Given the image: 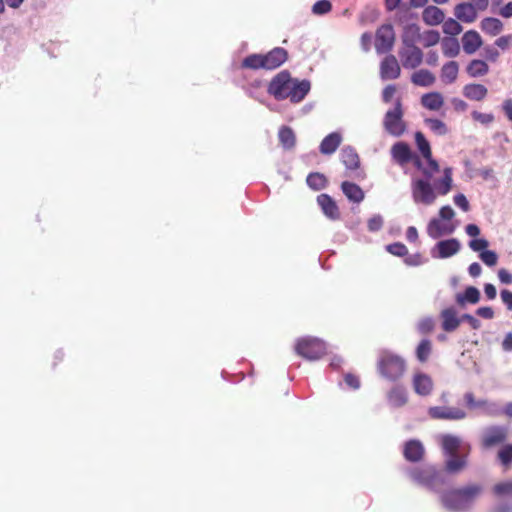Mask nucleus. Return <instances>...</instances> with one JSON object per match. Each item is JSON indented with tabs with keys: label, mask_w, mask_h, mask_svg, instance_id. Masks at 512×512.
Returning a JSON list of instances; mask_svg holds the SVG:
<instances>
[{
	"label": "nucleus",
	"mask_w": 512,
	"mask_h": 512,
	"mask_svg": "<svg viewBox=\"0 0 512 512\" xmlns=\"http://www.w3.org/2000/svg\"><path fill=\"white\" fill-rule=\"evenodd\" d=\"M430 179H413L411 183L412 197L415 203L431 205L435 202L437 194L446 195L452 189V169L445 168L444 175L434 183V188L430 184Z\"/></svg>",
	"instance_id": "7ed1b4c3"
},
{
	"label": "nucleus",
	"mask_w": 512,
	"mask_h": 512,
	"mask_svg": "<svg viewBox=\"0 0 512 512\" xmlns=\"http://www.w3.org/2000/svg\"><path fill=\"white\" fill-rule=\"evenodd\" d=\"M395 43V32L391 24L380 26L375 35V49L377 53L384 54L392 50Z\"/></svg>",
	"instance_id": "9d476101"
},
{
	"label": "nucleus",
	"mask_w": 512,
	"mask_h": 512,
	"mask_svg": "<svg viewBox=\"0 0 512 512\" xmlns=\"http://www.w3.org/2000/svg\"><path fill=\"white\" fill-rule=\"evenodd\" d=\"M403 46L416 45L421 39L420 27L417 24H407L402 33Z\"/></svg>",
	"instance_id": "c756f323"
},
{
	"label": "nucleus",
	"mask_w": 512,
	"mask_h": 512,
	"mask_svg": "<svg viewBox=\"0 0 512 512\" xmlns=\"http://www.w3.org/2000/svg\"><path fill=\"white\" fill-rule=\"evenodd\" d=\"M483 486L469 484L461 488L451 489L441 496V502L445 508L452 511L468 509L482 494Z\"/></svg>",
	"instance_id": "20e7f679"
},
{
	"label": "nucleus",
	"mask_w": 512,
	"mask_h": 512,
	"mask_svg": "<svg viewBox=\"0 0 512 512\" xmlns=\"http://www.w3.org/2000/svg\"><path fill=\"white\" fill-rule=\"evenodd\" d=\"M479 299V290L476 287L470 286L465 289L464 294L457 296V303L460 305H463L465 302L475 304Z\"/></svg>",
	"instance_id": "79ce46f5"
},
{
	"label": "nucleus",
	"mask_w": 512,
	"mask_h": 512,
	"mask_svg": "<svg viewBox=\"0 0 512 512\" xmlns=\"http://www.w3.org/2000/svg\"><path fill=\"white\" fill-rule=\"evenodd\" d=\"M397 93V86L395 84H389L384 87L382 91V100L384 103H390Z\"/></svg>",
	"instance_id": "4d7b16f0"
},
{
	"label": "nucleus",
	"mask_w": 512,
	"mask_h": 512,
	"mask_svg": "<svg viewBox=\"0 0 512 512\" xmlns=\"http://www.w3.org/2000/svg\"><path fill=\"white\" fill-rule=\"evenodd\" d=\"M344 380H345V383H346L349 387H351V388H353V389H358V388L360 387V380H359V378H358L356 375H354V374H350V373H349V374H346V376H345Z\"/></svg>",
	"instance_id": "0e129e2a"
},
{
	"label": "nucleus",
	"mask_w": 512,
	"mask_h": 512,
	"mask_svg": "<svg viewBox=\"0 0 512 512\" xmlns=\"http://www.w3.org/2000/svg\"><path fill=\"white\" fill-rule=\"evenodd\" d=\"M462 47L466 54H474L483 44L480 34L475 30H468L462 36Z\"/></svg>",
	"instance_id": "aec40b11"
},
{
	"label": "nucleus",
	"mask_w": 512,
	"mask_h": 512,
	"mask_svg": "<svg viewBox=\"0 0 512 512\" xmlns=\"http://www.w3.org/2000/svg\"><path fill=\"white\" fill-rule=\"evenodd\" d=\"M471 115L475 121H477L481 124H484V125H488L494 121V116L490 113H482V112H478V111H473Z\"/></svg>",
	"instance_id": "6e6d98bb"
},
{
	"label": "nucleus",
	"mask_w": 512,
	"mask_h": 512,
	"mask_svg": "<svg viewBox=\"0 0 512 512\" xmlns=\"http://www.w3.org/2000/svg\"><path fill=\"white\" fill-rule=\"evenodd\" d=\"M265 69L273 70L280 67L287 59L288 52L281 47H276L266 54H263Z\"/></svg>",
	"instance_id": "2eb2a0df"
},
{
	"label": "nucleus",
	"mask_w": 512,
	"mask_h": 512,
	"mask_svg": "<svg viewBox=\"0 0 512 512\" xmlns=\"http://www.w3.org/2000/svg\"><path fill=\"white\" fill-rule=\"evenodd\" d=\"M484 56L488 61L496 62L500 56V53L496 48L492 46H486L484 48Z\"/></svg>",
	"instance_id": "680f3d73"
},
{
	"label": "nucleus",
	"mask_w": 512,
	"mask_h": 512,
	"mask_svg": "<svg viewBox=\"0 0 512 512\" xmlns=\"http://www.w3.org/2000/svg\"><path fill=\"white\" fill-rule=\"evenodd\" d=\"M278 137L284 149H292L296 144V136L292 128L283 126L278 132Z\"/></svg>",
	"instance_id": "e433bc0d"
},
{
	"label": "nucleus",
	"mask_w": 512,
	"mask_h": 512,
	"mask_svg": "<svg viewBox=\"0 0 512 512\" xmlns=\"http://www.w3.org/2000/svg\"><path fill=\"white\" fill-rule=\"evenodd\" d=\"M454 203L465 212H467L470 208L469 202L464 194L455 195Z\"/></svg>",
	"instance_id": "e2e57ef3"
},
{
	"label": "nucleus",
	"mask_w": 512,
	"mask_h": 512,
	"mask_svg": "<svg viewBox=\"0 0 512 512\" xmlns=\"http://www.w3.org/2000/svg\"><path fill=\"white\" fill-rule=\"evenodd\" d=\"M306 182L307 185L315 191L324 189L328 184L327 178L319 172L310 173L307 176Z\"/></svg>",
	"instance_id": "58836bf2"
},
{
	"label": "nucleus",
	"mask_w": 512,
	"mask_h": 512,
	"mask_svg": "<svg viewBox=\"0 0 512 512\" xmlns=\"http://www.w3.org/2000/svg\"><path fill=\"white\" fill-rule=\"evenodd\" d=\"M341 142V134L338 132H332L321 141L319 150L324 155H331L338 149Z\"/></svg>",
	"instance_id": "393cba45"
},
{
	"label": "nucleus",
	"mask_w": 512,
	"mask_h": 512,
	"mask_svg": "<svg viewBox=\"0 0 512 512\" xmlns=\"http://www.w3.org/2000/svg\"><path fill=\"white\" fill-rule=\"evenodd\" d=\"M415 142L418 147V150L424 157L427 162H430V166L432 170H440V166L436 160L432 157V151L429 142L425 138L422 132L415 133Z\"/></svg>",
	"instance_id": "6ab92c4d"
},
{
	"label": "nucleus",
	"mask_w": 512,
	"mask_h": 512,
	"mask_svg": "<svg viewBox=\"0 0 512 512\" xmlns=\"http://www.w3.org/2000/svg\"><path fill=\"white\" fill-rule=\"evenodd\" d=\"M428 127L437 135H445L448 132L446 124L439 119H426Z\"/></svg>",
	"instance_id": "8fccbe9b"
},
{
	"label": "nucleus",
	"mask_w": 512,
	"mask_h": 512,
	"mask_svg": "<svg viewBox=\"0 0 512 512\" xmlns=\"http://www.w3.org/2000/svg\"><path fill=\"white\" fill-rule=\"evenodd\" d=\"M317 203L328 218L336 220L340 217L336 202L328 194H320L317 197Z\"/></svg>",
	"instance_id": "412c9836"
},
{
	"label": "nucleus",
	"mask_w": 512,
	"mask_h": 512,
	"mask_svg": "<svg viewBox=\"0 0 512 512\" xmlns=\"http://www.w3.org/2000/svg\"><path fill=\"white\" fill-rule=\"evenodd\" d=\"M497 459L499 463L506 470L512 466V444L503 445L497 452Z\"/></svg>",
	"instance_id": "ea45409f"
},
{
	"label": "nucleus",
	"mask_w": 512,
	"mask_h": 512,
	"mask_svg": "<svg viewBox=\"0 0 512 512\" xmlns=\"http://www.w3.org/2000/svg\"><path fill=\"white\" fill-rule=\"evenodd\" d=\"M377 369L382 377L389 381H396L404 375L406 362L397 354L383 352L378 359Z\"/></svg>",
	"instance_id": "39448f33"
},
{
	"label": "nucleus",
	"mask_w": 512,
	"mask_h": 512,
	"mask_svg": "<svg viewBox=\"0 0 512 512\" xmlns=\"http://www.w3.org/2000/svg\"><path fill=\"white\" fill-rule=\"evenodd\" d=\"M392 159L400 166H404L413 159V152L405 142H397L391 147Z\"/></svg>",
	"instance_id": "dca6fc26"
},
{
	"label": "nucleus",
	"mask_w": 512,
	"mask_h": 512,
	"mask_svg": "<svg viewBox=\"0 0 512 512\" xmlns=\"http://www.w3.org/2000/svg\"><path fill=\"white\" fill-rule=\"evenodd\" d=\"M399 56L403 67L407 69H415L420 66L423 61V52L416 45L403 46V48L399 50Z\"/></svg>",
	"instance_id": "9b49d317"
},
{
	"label": "nucleus",
	"mask_w": 512,
	"mask_h": 512,
	"mask_svg": "<svg viewBox=\"0 0 512 512\" xmlns=\"http://www.w3.org/2000/svg\"><path fill=\"white\" fill-rule=\"evenodd\" d=\"M386 250L390 254H392L394 256H398V257H403L408 254L407 247L401 242H395V243L387 245Z\"/></svg>",
	"instance_id": "3c124183"
},
{
	"label": "nucleus",
	"mask_w": 512,
	"mask_h": 512,
	"mask_svg": "<svg viewBox=\"0 0 512 512\" xmlns=\"http://www.w3.org/2000/svg\"><path fill=\"white\" fill-rule=\"evenodd\" d=\"M502 110L507 117V119L512 122V99L504 100L502 104Z\"/></svg>",
	"instance_id": "338daca9"
},
{
	"label": "nucleus",
	"mask_w": 512,
	"mask_h": 512,
	"mask_svg": "<svg viewBox=\"0 0 512 512\" xmlns=\"http://www.w3.org/2000/svg\"><path fill=\"white\" fill-rule=\"evenodd\" d=\"M489 246V242L486 239H473L469 242V247L476 252L485 251Z\"/></svg>",
	"instance_id": "13d9d810"
},
{
	"label": "nucleus",
	"mask_w": 512,
	"mask_h": 512,
	"mask_svg": "<svg viewBox=\"0 0 512 512\" xmlns=\"http://www.w3.org/2000/svg\"><path fill=\"white\" fill-rule=\"evenodd\" d=\"M454 227L452 225L443 224L441 219L432 218L427 225V234L433 238L438 239L443 235L453 233Z\"/></svg>",
	"instance_id": "4be33fe9"
},
{
	"label": "nucleus",
	"mask_w": 512,
	"mask_h": 512,
	"mask_svg": "<svg viewBox=\"0 0 512 512\" xmlns=\"http://www.w3.org/2000/svg\"><path fill=\"white\" fill-rule=\"evenodd\" d=\"M466 72L470 77H482L489 72V66L484 60L473 59L466 67Z\"/></svg>",
	"instance_id": "c9c22d12"
},
{
	"label": "nucleus",
	"mask_w": 512,
	"mask_h": 512,
	"mask_svg": "<svg viewBox=\"0 0 512 512\" xmlns=\"http://www.w3.org/2000/svg\"><path fill=\"white\" fill-rule=\"evenodd\" d=\"M409 477L417 484L429 489H435L437 485L443 483V479L432 465L415 467L409 471Z\"/></svg>",
	"instance_id": "6e6552de"
},
{
	"label": "nucleus",
	"mask_w": 512,
	"mask_h": 512,
	"mask_svg": "<svg viewBox=\"0 0 512 512\" xmlns=\"http://www.w3.org/2000/svg\"><path fill=\"white\" fill-rule=\"evenodd\" d=\"M295 352L307 360H318L326 354V344L318 338L303 337L297 340Z\"/></svg>",
	"instance_id": "0eeeda50"
},
{
	"label": "nucleus",
	"mask_w": 512,
	"mask_h": 512,
	"mask_svg": "<svg viewBox=\"0 0 512 512\" xmlns=\"http://www.w3.org/2000/svg\"><path fill=\"white\" fill-rule=\"evenodd\" d=\"M421 104L429 110L438 111L442 108L444 99L439 92H430L422 96Z\"/></svg>",
	"instance_id": "72a5a7b5"
},
{
	"label": "nucleus",
	"mask_w": 512,
	"mask_h": 512,
	"mask_svg": "<svg viewBox=\"0 0 512 512\" xmlns=\"http://www.w3.org/2000/svg\"><path fill=\"white\" fill-rule=\"evenodd\" d=\"M442 52L446 57H456L460 52L459 42L454 37H446L441 42Z\"/></svg>",
	"instance_id": "4c0bfd02"
},
{
	"label": "nucleus",
	"mask_w": 512,
	"mask_h": 512,
	"mask_svg": "<svg viewBox=\"0 0 512 512\" xmlns=\"http://www.w3.org/2000/svg\"><path fill=\"white\" fill-rule=\"evenodd\" d=\"M462 93L469 100L482 101L487 97L488 89L483 84L469 83L463 87Z\"/></svg>",
	"instance_id": "b1692460"
},
{
	"label": "nucleus",
	"mask_w": 512,
	"mask_h": 512,
	"mask_svg": "<svg viewBox=\"0 0 512 512\" xmlns=\"http://www.w3.org/2000/svg\"><path fill=\"white\" fill-rule=\"evenodd\" d=\"M442 328L446 332L455 331L460 325V319L457 317V312L454 308H446L441 311Z\"/></svg>",
	"instance_id": "a878e982"
},
{
	"label": "nucleus",
	"mask_w": 512,
	"mask_h": 512,
	"mask_svg": "<svg viewBox=\"0 0 512 512\" xmlns=\"http://www.w3.org/2000/svg\"><path fill=\"white\" fill-rule=\"evenodd\" d=\"M464 400H465L466 406L470 410L484 409L488 406V402L486 400H476L475 396L472 392L466 393L464 395Z\"/></svg>",
	"instance_id": "49530a36"
},
{
	"label": "nucleus",
	"mask_w": 512,
	"mask_h": 512,
	"mask_svg": "<svg viewBox=\"0 0 512 512\" xmlns=\"http://www.w3.org/2000/svg\"><path fill=\"white\" fill-rule=\"evenodd\" d=\"M367 225H368L369 231L376 232L382 228L383 219L380 215H375L368 220Z\"/></svg>",
	"instance_id": "bf43d9fd"
},
{
	"label": "nucleus",
	"mask_w": 512,
	"mask_h": 512,
	"mask_svg": "<svg viewBox=\"0 0 512 512\" xmlns=\"http://www.w3.org/2000/svg\"><path fill=\"white\" fill-rule=\"evenodd\" d=\"M428 414L432 419L442 420H461L466 417V413L462 409L445 406L430 407Z\"/></svg>",
	"instance_id": "ddd939ff"
},
{
	"label": "nucleus",
	"mask_w": 512,
	"mask_h": 512,
	"mask_svg": "<svg viewBox=\"0 0 512 512\" xmlns=\"http://www.w3.org/2000/svg\"><path fill=\"white\" fill-rule=\"evenodd\" d=\"M331 9L332 5L329 0H319L312 6V12L316 15L327 14Z\"/></svg>",
	"instance_id": "603ef678"
},
{
	"label": "nucleus",
	"mask_w": 512,
	"mask_h": 512,
	"mask_svg": "<svg viewBox=\"0 0 512 512\" xmlns=\"http://www.w3.org/2000/svg\"><path fill=\"white\" fill-rule=\"evenodd\" d=\"M242 67L248 69H265L263 54H251L244 58Z\"/></svg>",
	"instance_id": "a19ab883"
},
{
	"label": "nucleus",
	"mask_w": 512,
	"mask_h": 512,
	"mask_svg": "<svg viewBox=\"0 0 512 512\" xmlns=\"http://www.w3.org/2000/svg\"><path fill=\"white\" fill-rule=\"evenodd\" d=\"M443 32L447 35H451V36H456L458 34L461 33L462 31V26L460 25V23L453 19V18H449L448 20L446 21H443Z\"/></svg>",
	"instance_id": "de8ad7c7"
},
{
	"label": "nucleus",
	"mask_w": 512,
	"mask_h": 512,
	"mask_svg": "<svg viewBox=\"0 0 512 512\" xmlns=\"http://www.w3.org/2000/svg\"><path fill=\"white\" fill-rule=\"evenodd\" d=\"M460 242L456 238L439 241L432 250L434 258L445 259L457 254L460 250Z\"/></svg>",
	"instance_id": "4468645a"
},
{
	"label": "nucleus",
	"mask_w": 512,
	"mask_h": 512,
	"mask_svg": "<svg viewBox=\"0 0 512 512\" xmlns=\"http://www.w3.org/2000/svg\"><path fill=\"white\" fill-rule=\"evenodd\" d=\"M404 458L409 462H420L425 455V448L419 440H409L404 444Z\"/></svg>",
	"instance_id": "f3484780"
},
{
	"label": "nucleus",
	"mask_w": 512,
	"mask_h": 512,
	"mask_svg": "<svg viewBox=\"0 0 512 512\" xmlns=\"http://www.w3.org/2000/svg\"><path fill=\"white\" fill-rule=\"evenodd\" d=\"M479 257L487 266L492 267L497 264L498 256L494 251H491V250L482 251L480 253Z\"/></svg>",
	"instance_id": "5fc2aeb1"
},
{
	"label": "nucleus",
	"mask_w": 512,
	"mask_h": 512,
	"mask_svg": "<svg viewBox=\"0 0 512 512\" xmlns=\"http://www.w3.org/2000/svg\"><path fill=\"white\" fill-rule=\"evenodd\" d=\"M509 431L504 426H490L487 427L481 435V446L484 449L505 443L508 438Z\"/></svg>",
	"instance_id": "1a4fd4ad"
},
{
	"label": "nucleus",
	"mask_w": 512,
	"mask_h": 512,
	"mask_svg": "<svg viewBox=\"0 0 512 512\" xmlns=\"http://www.w3.org/2000/svg\"><path fill=\"white\" fill-rule=\"evenodd\" d=\"M454 15L461 22L473 23L478 17V11L472 3L462 2L455 6Z\"/></svg>",
	"instance_id": "a211bd4d"
},
{
	"label": "nucleus",
	"mask_w": 512,
	"mask_h": 512,
	"mask_svg": "<svg viewBox=\"0 0 512 512\" xmlns=\"http://www.w3.org/2000/svg\"><path fill=\"white\" fill-rule=\"evenodd\" d=\"M411 162H413L415 167L418 168L427 179H431L435 173L439 172V170L431 169L430 162H427V165L424 166L419 156L414 153Z\"/></svg>",
	"instance_id": "a18cd8bd"
},
{
	"label": "nucleus",
	"mask_w": 512,
	"mask_h": 512,
	"mask_svg": "<svg viewBox=\"0 0 512 512\" xmlns=\"http://www.w3.org/2000/svg\"><path fill=\"white\" fill-rule=\"evenodd\" d=\"M501 299L509 310H512V292L509 290L501 291Z\"/></svg>",
	"instance_id": "774afa93"
},
{
	"label": "nucleus",
	"mask_w": 512,
	"mask_h": 512,
	"mask_svg": "<svg viewBox=\"0 0 512 512\" xmlns=\"http://www.w3.org/2000/svg\"><path fill=\"white\" fill-rule=\"evenodd\" d=\"M310 88L308 80L292 79L290 73L284 70L271 79L268 93L279 101L289 99L292 103H299L306 97Z\"/></svg>",
	"instance_id": "f03ea898"
},
{
	"label": "nucleus",
	"mask_w": 512,
	"mask_h": 512,
	"mask_svg": "<svg viewBox=\"0 0 512 512\" xmlns=\"http://www.w3.org/2000/svg\"><path fill=\"white\" fill-rule=\"evenodd\" d=\"M480 28L485 34L493 37L502 32L504 24L498 18L485 17L480 22Z\"/></svg>",
	"instance_id": "c85d7f7f"
},
{
	"label": "nucleus",
	"mask_w": 512,
	"mask_h": 512,
	"mask_svg": "<svg viewBox=\"0 0 512 512\" xmlns=\"http://www.w3.org/2000/svg\"><path fill=\"white\" fill-rule=\"evenodd\" d=\"M388 402L393 407H402L408 402L407 391L403 386H394L387 394Z\"/></svg>",
	"instance_id": "cd10ccee"
},
{
	"label": "nucleus",
	"mask_w": 512,
	"mask_h": 512,
	"mask_svg": "<svg viewBox=\"0 0 512 512\" xmlns=\"http://www.w3.org/2000/svg\"><path fill=\"white\" fill-rule=\"evenodd\" d=\"M344 195L352 202L359 203L364 199V192L355 183L344 181L341 184Z\"/></svg>",
	"instance_id": "473e14b6"
},
{
	"label": "nucleus",
	"mask_w": 512,
	"mask_h": 512,
	"mask_svg": "<svg viewBox=\"0 0 512 512\" xmlns=\"http://www.w3.org/2000/svg\"><path fill=\"white\" fill-rule=\"evenodd\" d=\"M401 75V67L398 63L397 58L389 54L387 55L380 64V77L382 80H395Z\"/></svg>",
	"instance_id": "f8f14e48"
},
{
	"label": "nucleus",
	"mask_w": 512,
	"mask_h": 512,
	"mask_svg": "<svg viewBox=\"0 0 512 512\" xmlns=\"http://www.w3.org/2000/svg\"><path fill=\"white\" fill-rule=\"evenodd\" d=\"M436 81V77L427 69H420L411 75V82L420 87L432 86Z\"/></svg>",
	"instance_id": "2f4dec72"
},
{
	"label": "nucleus",
	"mask_w": 512,
	"mask_h": 512,
	"mask_svg": "<svg viewBox=\"0 0 512 512\" xmlns=\"http://www.w3.org/2000/svg\"><path fill=\"white\" fill-rule=\"evenodd\" d=\"M439 443L445 456L444 470L446 473L456 475L468 467L471 446L453 434H442Z\"/></svg>",
	"instance_id": "f257e3e1"
},
{
	"label": "nucleus",
	"mask_w": 512,
	"mask_h": 512,
	"mask_svg": "<svg viewBox=\"0 0 512 512\" xmlns=\"http://www.w3.org/2000/svg\"><path fill=\"white\" fill-rule=\"evenodd\" d=\"M340 159L349 170H356L360 167V157L356 150L350 146L344 147L341 150Z\"/></svg>",
	"instance_id": "bb28decb"
},
{
	"label": "nucleus",
	"mask_w": 512,
	"mask_h": 512,
	"mask_svg": "<svg viewBox=\"0 0 512 512\" xmlns=\"http://www.w3.org/2000/svg\"><path fill=\"white\" fill-rule=\"evenodd\" d=\"M454 210L450 206H443L439 211V216L442 220H451L454 217Z\"/></svg>",
	"instance_id": "69168bd1"
},
{
	"label": "nucleus",
	"mask_w": 512,
	"mask_h": 512,
	"mask_svg": "<svg viewBox=\"0 0 512 512\" xmlns=\"http://www.w3.org/2000/svg\"><path fill=\"white\" fill-rule=\"evenodd\" d=\"M431 352V341L429 339H423L416 348V357L421 363H424L428 360Z\"/></svg>",
	"instance_id": "37998d69"
},
{
	"label": "nucleus",
	"mask_w": 512,
	"mask_h": 512,
	"mask_svg": "<svg viewBox=\"0 0 512 512\" xmlns=\"http://www.w3.org/2000/svg\"><path fill=\"white\" fill-rule=\"evenodd\" d=\"M492 492L497 497L512 496V480L502 481L495 484Z\"/></svg>",
	"instance_id": "c03bdc74"
},
{
	"label": "nucleus",
	"mask_w": 512,
	"mask_h": 512,
	"mask_svg": "<svg viewBox=\"0 0 512 512\" xmlns=\"http://www.w3.org/2000/svg\"><path fill=\"white\" fill-rule=\"evenodd\" d=\"M422 18L426 24L434 26L444 21L445 14L437 6H428L423 10Z\"/></svg>",
	"instance_id": "7c9ffc66"
},
{
	"label": "nucleus",
	"mask_w": 512,
	"mask_h": 512,
	"mask_svg": "<svg viewBox=\"0 0 512 512\" xmlns=\"http://www.w3.org/2000/svg\"><path fill=\"white\" fill-rule=\"evenodd\" d=\"M404 109L401 98H397L394 107L388 110L383 119L385 131L395 137H399L406 131V123L403 120Z\"/></svg>",
	"instance_id": "423d86ee"
},
{
	"label": "nucleus",
	"mask_w": 512,
	"mask_h": 512,
	"mask_svg": "<svg viewBox=\"0 0 512 512\" xmlns=\"http://www.w3.org/2000/svg\"><path fill=\"white\" fill-rule=\"evenodd\" d=\"M459 72V64L456 61H449L441 69V80L445 84H452L456 81Z\"/></svg>",
	"instance_id": "f704fd0d"
},
{
	"label": "nucleus",
	"mask_w": 512,
	"mask_h": 512,
	"mask_svg": "<svg viewBox=\"0 0 512 512\" xmlns=\"http://www.w3.org/2000/svg\"><path fill=\"white\" fill-rule=\"evenodd\" d=\"M495 45L502 50H506L512 45V34L500 36L496 39Z\"/></svg>",
	"instance_id": "052dcab7"
},
{
	"label": "nucleus",
	"mask_w": 512,
	"mask_h": 512,
	"mask_svg": "<svg viewBox=\"0 0 512 512\" xmlns=\"http://www.w3.org/2000/svg\"><path fill=\"white\" fill-rule=\"evenodd\" d=\"M435 322L431 317L421 319L417 324V329L421 334H429L434 330Z\"/></svg>",
	"instance_id": "864d4df0"
},
{
	"label": "nucleus",
	"mask_w": 512,
	"mask_h": 512,
	"mask_svg": "<svg viewBox=\"0 0 512 512\" xmlns=\"http://www.w3.org/2000/svg\"><path fill=\"white\" fill-rule=\"evenodd\" d=\"M424 47H431L440 41V34L438 31L429 30L421 34V39Z\"/></svg>",
	"instance_id": "09e8293b"
},
{
	"label": "nucleus",
	"mask_w": 512,
	"mask_h": 512,
	"mask_svg": "<svg viewBox=\"0 0 512 512\" xmlns=\"http://www.w3.org/2000/svg\"><path fill=\"white\" fill-rule=\"evenodd\" d=\"M413 388L418 395L427 396L432 392L433 381L427 374L416 373L413 377Z\"/></svg>",
	"instance_id": "5701e85b"
}]
</instances>
